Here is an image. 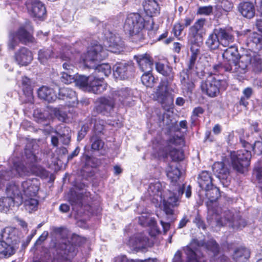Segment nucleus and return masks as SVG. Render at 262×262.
Segmentation results:
<instances>
[{"instance_id": "36", "label": "nucleus", "mask_w": 262, "mask_h": 262, "mask_svg": "<svg viewBox=\"0 0 262 262\" xmlns=\"http://www.w3.org/2000/svg\"><path fill=\"white\" fill-rule=\"evenodd\" d=\"M143 6L147 15L151 17L159 13V7L156 0L146 1Z\"/></svg>"}, {"instance_id": "33", "label": "nucleus", "mask_w": 262, "mask_h": 262, "mask_svg": "<svg viewBox=\"0 0 262 262\" xmlns=\"http://www.w3.org/2000/svg\"><path fill=\"white\" fill-rule=\"evenodd\" d=\"M70 129L64 124L57 126L54 130L55 133L59 138L61 141L64 144H68L70 141L71 136L70 135Z\"/></svg>"}, {"instance_id": "11", "label": "nucleus", "mask_w": 262, "mask_h": 262, "mask_svg": "<svg viewBox=\"0 0 262 262\" xmlns=\"http://www.w3.org/2000/svg\"><path fill=\"white\" fill-rule=\"evenodd\" d=\"M113 68L114 76L120 79L132 77L135 71V67L130 62L117 63Z\"/></svg>"}, {"instance_id": "47", "label": "nucleus", "mask_w": 262, "mask_h": 262, "mask_svg": "<svg viewBox=\"0 0 262 262\" xmlns=\"http://www.w3.org/2000/svg\"><path fill=\"white\" fill-rule=\"evenodd\" d=\"M93 76L91 75L86 77L84 75H79L75 78V82L76 84L80 88L88 91V86L90 83V77Z\"/></svg>"}, {"instance_id": "63", "label": "nucleus", "mask_w": 262, "mask_h": 262, "mask_svg": "<svg viewBox=\"0 0 262 262\" xmlns=\"http://www.w3.org/2000/svg\"><path fill=\"white\" fill-rule=\"evenodd\" d=\"M89 130V126L87 125H84L82 126L81 130L78 132V140H81L86 135Z\"/></svg>"}, {"instance_id": "43", "label": "nucleus", "mask_w": 262, "mask_h": 262, "mask_svg": "<svg viewBox=\"0 0 262 262\" xmlns=\"http://www.w3.org/2000/svg\"><path fill=\"white\" fill-rule=\"evenodd\" d=\"M23 202L26 210L31 212L37 209L38 204V200L35 197H23Z\"/></svg>"}, {"instance_id": "12", "label": "nucleus", "mask_w": 262, "mask_h": 262, "mask_svg": "<svg viewBox=\"0 0 262 262\" xmlns=\"http://www.w3.org/2000/svg\"><path fill=\"white\" fill-rule=\"evenodd\" d=\"M212 170L223 184L227 186L231 179L230 171L227 166L223 162H215L212 166Z\"/></svg>"}, {"instance_id": "6", "label": "nucleus", "mask_w": 262, "mask_h": 262, "mask_svg": "<svg viewBox=\"0 0 262 262\" xmlns=\"http://www.w3.org/2000/svg\"><path fill=\"white\" fill-rule=\"evenodd\" d=\"M31 171L19 160L14 161L13 166L9 171L0 170V188L3 187L6 182L13 177H24L29 176Z\"/></svg>"}, {"instance_id": "61", "label": "nucleus", "mask_w": 262, "mask_h": 262, "mask_svg": "<svg viewBox=\"0 0 262 262\" xmlns=\"http://www.w3.org/2000/svg\"><path fill=\"white\" fill-rule=\"evenodd\" d=\"M206 247L208 250L212 251L214 254H216L219 252V246L216 242L213 240L208 241L206 244Z\"/></svg>"}, {"instance_id": "46", "label": "nucleus", "mask_w": 262, "mask_h": 262, "mask_svg": "<svg viewBox=\"0 0 262 262\" xmlns=\"http://www.w3.org/2000/svg\"><path fill=\"white\" fill-rule=\"evenodd\" d=\"M132 93L130 92V90L127 88L118 90L113 94L114 98H116V100H117V99L118 98V101L121 103H123L124 100L126 98L130 97Z\"/></svg>"}, {"instance_id": "51", "label": "nucleus", "mask_w": 262, "mask_h": 262, "mask_svg": "<svg viewBox=\"0 0 262 262\" xmlns=\"http://www.w3.org/2000/svg\"><path fill=\"white\" fill-rule=\"evenodd\" d=\"M30 170L31 171V173H33L35 175L42 178H46L48 176V173L46 169L39 165H33Z\"/></svg>"}, {"instance_id": "41", "label": "nucleus", "mask_w": 262, "mask_h": 262, "mask_svg": "<svg viewBox=\"0 0 262 262\" xmlns=\"http://www.w3.org/2000/svg\"><path fill=\"white\" fill-rule=\"evenodd\" d=\"M21 86L24 93L28 97V100L31 101L33 97V89L30 79L27 77H23L21 79Z\"/></svg>"}, {"instance_id": "52", "label": "nucleus", "mask_w": 262, "mask_h": 262, "mask_svg": "<svg viewBox=\"0 0 262 262\" xmlns=\"http://www.w3.org/2000/svg\"><path fill=\"white\" fill-rule=\"evenodd\" d=\"M17 37L14 33H11L9 36V40L8 41V48L10 50H14L15 48L18 46L19 41L17 40Z\"/></svg>"}, {"instance_id": "23", "label": "nucleus", "mask_w": 262, "mask_h": 262, "mask_svg": "<svg viewBox=\"0 0 262 262\" xmlns=\"http://www.w3.org/2000/svg\"><path fill=\"white\" fill-rule=\"evenodd\" d=\"M109 50L113 53H118L124 47V43L118 35L109 33L106 37Z\"/></svg>"}, {"instance_id": "30", "label": "nucleus", "mask_w": 262, "mask_h": 262, "mask_svg": "<svg viewBox=\"0 0 262 262\" xmlns=\"http://www.w3.org/2000/svg\"><path fill=\"white\" fill-rule=\"evenodd\" d=\"M205 45L209 50L211 51L218 49L220 45H221L215 29L208 35L205 41Z\"/></svg>"}, {"instance_id": "42", "label": "nucleus", "mask_w": 262, "mask_h": 262, "mask_svg": "<svg viewBox=\"0 0 262 262\" xmlns=\"http://www.w3.org/2000/svg\"><path fill=\"white\" fill-rule=\"evenodd\" d=\"M16 205L15 202L12 199L7 196L0 198V211L7 212L11 208Z\"/></svg>"}, {"instance_id": "58", "label": "nucleus", "mask_w": 262, "mask_h": 262, "mask_svg": "<svg viewBox=\"0 0 262 262\" xmlns=\"http://www.w3.org/2000/svg\"><path fill=\"white\" fill-rule=\"evenodd\" d=\"M54 114L57 119L62 122H66L67 119V114L66 112L58 108L54 109Z\"/></svg>"}, {"instance_id": "3", "label": "nucleus", "mask_w": 262, "mask_h": 262, "mask_svg": "<svg viewBox=\"0 0 262 262\" xmlns=\"http://www.w3.org/2000/svg\"><path fill=\"white\" fill-rule=\"evenodd\" d=\"M252 61L251 55L246 54L241 55L238 61L236 60L232 64L218 63L213 66L211 75H222L225 72L234 73L238 75L244 74L248 71V68Z\"/></svg>"}, {"instance_id": "31", "label": "nucleus", "mask_w": 262, "mask_h": 262, "mask_svg": "<svg viewBox=\"0 0 262 262\" xmlns=\"http://www.w3.org/2000/svg\"><path fill=\"white\" fill-rule=\"evenodd\" d=\"M198 182L203 190H208V188L213 185L211 174L207 171H203L199 174Z\"/></svg>"}, {"instance_id": "49", "label": "nucleus", "mask_w": 262, "mask_h": 262, "mask_svg": "<svg viewBox=\"0 0 262 262\" xmlns=\"http://www.w3.org/2000/svg\"><path fill=\"white\" fill-rule=\"evenodd\" d=\"M243 94L244 96L241 98L239 103L241 105L247 107L249 104L247 100L252 96L253 94V90L251 88H246L243 90Z\"/></svg>"}, {"instance_id": "55", "label": "nucleus", "mask_w": 262, "mask_h": 262, "mask_svg": "<svg viewBox=\"0 0 262 262\" xmlns=\"http://www.w3.org/2000/svg\"><path fill=\"white\" fill-rule=\"evenodd\" d=\"M254 174L259 183H262V161L258 162L254 168Z\"/></svg>"}, {"instance_id": "4", "label": "nucleus", "mask_w": 262, "mask_h": 262, "mask_svg": "<svg viewBox=\"0 0 262 262\" xmlns=\"http://www.w3.org/2000/svg\"><path fill=\"white\" fill-rule=\"evenodd\" d=\"M144 26V18L138 13H132L127 16L123 28L129 34L132 41L138 42L144 39L143 32Z\"/></svg>"}, {"instance_id": "22", "label": "nucleus", "mask_w": 262, "mask_h": 262, "mask_svg": "<svg viewBox=\"0 0 262 262\" xmlns=\"http://www.w3.org/2000/svg\"><path fill=\"white\" fill-rule=\"evenodd\" d=\"M15 59L17 63L21 66H27L33 59L32 53L27 48L22 47L15 54Z\"/></svg>"}, {"instance_id": "19", "label": "nucleus", "mask_w": 262, "mask_h": 262, "mask_svg": "<svg viewBox=\"0 0 262 262\" xmlns=\"http://www.w3.org/2000/svg\"><path fill=\"white\" fill-rule=\"evenodd\" d=\"M18 233L16 228L8 227L2 231L1 236L8 246H13L16 249V245L19 242Z\"/></svg>"}, {"instance_id": "18", "label": "nucleus", "mask_w": 262, "mask_h": 262, "mask_svg": "<svg viewBox=\"0 0 262 262\" xmlns=\"http://www.w3.org/2000/svg\"><path fill=\"white\" fill-rule=\"evenodd\" d=\"M116 101V98L113 95L112 97H101L99 99V104L96 106V110L99 113L107 115L113 110Z\"/></svg>"}, {"instance_id": "40", "label": "nucleus", "mask_w": 262, "mask_h": 262, "mask_svg": "<svg viewBox=\"0 0 262 262\" xmlns=\"http://www.w3.org/2000/svg\"><path fill=\"white\" fill-rule=\"evenodd\" d=\"M15 252L13 246H8L4 240H0V257L7 258L12 255Z\"/></svg>"}, {"instance_id": "10", "label": "nucleus", "mask_w": 262, "mask_h": 262, "mask_svg": "<svg viewBox=\"0 0 262 262\" xmlns=\"http://www.w3.org/2000/svg\"><path fill=\"white\" fill-rule=\"evenodd\" d=\"M196 246H200V244L196 239H193L190 246L186 247L185 251L188 257L187 262H202L203 261L201 256L194 251V250H196ZM181 255V252L180 251H177L174 254L173 262H182Z\"/></svg>"}, {"instance_id": "64", "label": "nucleus", "mask_w": 262, "mask_h": 262, "mask_svg": "<svg viewBox=\"0 0 262 262\" xmlns=\"http://www.w3.org/2000/svg\"><path fill=\"white\" fill-rule=\"evenodd\" d=\"M184 29V26L180 23H177L174 25L173 31L176 36H178L181 35L182 31Z\"/></svg>"}, {"instance_id": "27", "label": "nucleus", "mask_w": 262, "mask_h": 262, "mask_svg": "<svg viewBox=\"0 0 262 262\" xmlns=\"http://www.w3.org/2000/svg\"><path fill=\"white\" fill-rule=\"evenodd\" d=\"M215 30L223 46H228L234 41V36L229 30L222 28H216Z\"/></svg>"}, {"instance_id": "37", "label": "nucleus", "mask_w": 262, "mask_h": 262, "mask_svg": "<svg viewBox=\"0 0 262 262\" xmlns=\"http://www.w3.org/2000/svg\"><path fill=\"white\" fill-rule=\"evenodd\" d=\"M156 69L157 72L167 77L168 80L172 81L173 80L174 74L171 67L161 62H157L156 64Z\"/></svg>"}, {"instance_id": "28", "label": "nucleus", "mask_w": 262, "mask_h": 262, "mask_svg": "<svg viewBox=\"0 0 262 262\" xmlns=\"http://www.w3.org/2000/svg\"><path fill=\"white\" fill-rule=\"evenodd\" d=\"M180 80L183 89L192 92L194 88V83L190 78L188 70H183L180 73Z\"/></svg>"}, {"instance_id": "29", "label": "nucleus", "mask_w": 262, "mask_h": 262, "mask_svg": "<svg viewBox=\"0 0 262 262\" xmlns=\"http://www.w3.org/2000/svg\"><path fill=\"white\" fill-rule=\"evenodd\" d=\"M247 46L252 49L259 50L262 49V34L253 32L247 39Z\"/></svg>"}, {"instance_id": "44", "label": "nucleus", "mask_w": 262, "mask_h": 262, "mask_svg": "<svg viewBox=\"0 0 262 262\" xmlns=\"http://www.w3.org/2000/svg\"><path fill=\"white\" fill-rule=\"evenodd\" d=\"M53 57L54 53L51 49L40 50L38 52V59L43 64H46Z\"/></svg>"}, {"instance_id": "35", "label": "nucleus", "mask_w": 262, "mask_h": 262, "mask_svg": "<svg viewBox=\"0 0 262 262\" xmlns=\"http://www.w3.org/2000/svg\"><path fill=\"white\" fill-rule=\"evenodd\" d=\"M38 95L39 98L49 102L55 101L57 98L54 91L48 87L43 86L38 90Z\"/></svg>"}, {"instance_id": "48", "label": "nucleus", "mask_w": 262, "mask_h": 262, "mask_svg": "<svg viewBox=\"0 0 262 262\" xmlns=\"http://www.w3.org/2000/svg\"><path fill=\"white\" fill-rule=\"evenodd\" d=\"M91 148L94 150H99L104 145V142L100 137L96 135H93L90 138Z\"/></svg>"}, {"instance_id": "38", "label": "nucleus", "mask_w": 262, "mask_h": 262, "mask_svg": "<svg viewBox=\"0 0 262 262\" xmlns=\"http://www.w3.org/2000/svg\"><path fill=\"white\" fill-rule=\"evenodd\" d=\"M249 257V250L243 247L236 249L233 254V258L236 262H245Z\"/></svg>"}, {"instance_id": "45", "label": "nucleus", "mask_w": 262, "mask_h": 262, "mask_svg": "<svg viewBox=\"0 0 262 262\" xmlns=\"http://www.w3.org/2000/svg\"><path fill=\"white\" fill-rule=\"evenodd\" d=\"M206 191L205 195L210 202L216 201L220 196V190L218 188L214 186L213 185Z\"/></svg>"}, {"instance_id": "26", "label": "nucleus", "mask_w": 262, "mask_h": 262, "mask_svg": "<svg viewBox=\"0 0 262 262\" xmlns=\"http://www.w3.org/2000/svg\"><path fill=\"white\" fill-rule=\"evenodd\" d=\"M31 29V27L29 25H27L26 28L25 27H21L17 32L14 33L17 37L19 41L24 43L32 42L33 41V37L30 32Z\"/></svg>"}, {"instance_id": "25", "label": "nucleus", "mask_w": 262, "mask_h": 262, "mask_svg": "<svg viewBox=\"0 0 262 262\" xmlns=\"http://www.w3.org/2000/svg\"><path fill=\"white\" fill-rule=\"evenodd\" d=\"M176 144L177 141L174 138L170 139L165 149L166 155H169L173 161H181L184 159L182 151L172 146Z\"/></svg>"}, {"instance_id": "56", "label": "nucleus", "mask_w": 262, "mask_h": 262, "mask_svg": "<svg viewBox=\"0 0 262 262\" xmlns=\"http://www.w3.org/2000/svg\"><path fill=\"white\" fill-rule=\"evenodd\" d=\"M223 9L226 12L232 10L234 6L233 0H219Z\"/></svg>"}, {"instance_id": "9", "label": "nucleus", "mask_w": 262, "mask_h": 262, "mask_svg": "<svg viewBox=\"0 0 262 262\" xmlns=\"http://www.w3.org/2000/svg\"><path fill=\"white\" fill-rule=\"evenodd\" d=\"M157 100L163 107L170 106L173 104L174 96L169 92L168 85L164 82H161L155 92Z\"/></svg>"}, {"instance_id": "57", "label": "nucleus", "mask_w": 262, "mask_h": 262, "mask_svg": "<svg viewBox=\"0 0 262 262\" xmlns=\"http://www.w3.org/2000/svg\"><path fill=\"white\" fill-rule=\"evenodd\" d=\"M189 40L191 44L190 51L191 55L198 56L200 53V47L198 40L192 41V40L189 39Z\"/></svg>"}, {"instance_id": "13", "label": "nucleus", "mask_w": 262, "mask_h": 262, "mask_svg": "<svg viewBox=\"0 0 262 262\" xmlns=\"http://www.w3.org/2000/svg\"><path fill=\"white\" fill-rule=\"evenodd\" d=\"M26 7L28 12L33 17L41 18L46 14L44 5L38 0H28Z\"/></svg>"}, {"instance_id": "7", "label": "nucleus", "mask_w": 262, "mask_h": 262, "mask_svg": "<svg viewBox=\"0 0 262 262\" xmlns=\"http://www.w3.org/2000/svg\"><path fill=\"white\" fill-rule=\"evenodd\" d=\"M227 86L226 80L210 77L201 82L200 88L203 94L209 97L213 98L219 95L221 89H226Z\"/></svg>"}, {"instance_id": "15", "label": "nucleus", "mask_w": 262, "mask_h": 262, "mask_svg": "<svg viewBox=\"0 0 262 262\" xmlns=\"http://www.w3.org/2000/svg\"><path fill=\"white\" fill-rule=\"evenodd\" d=\"M23 197H35L39 189L36 179H28L21 182Z\"/></svg>"}, {"instance_id": "24", "label": "nucleus", "mask_w": 262, "mask_h": 262, "mask_svg": "<svg viewBox=\"0 0 262 262\" xmlns=\"http://www.w3.org/2000/svg\"><path fill=\"white\" fill-rule=\"evenodd\" d=\"M238 12L244 17L251 19L255 15V9L253 4L250 2H243L237 6Z\"/></svg>"}, {"instance_id": "60", "label": "nucleus", "mask_w": 262, "mask_h": 262, "mask_svg": "<svg viewBox=\"0 0 262 262\" xmlns=\"http://www.w3.org/2000/svg\"><path fill=\"white\" fill-rule=\"evenodd\" d=\"M213 12L212 6H202L198 8L197 13L200 15H210Z\"/></svg>"}, {"instance_id": "53", "label": "nucleus", "mask_w": 262, "mask_h": 262, "mask_svg": "<svg viewBox=\"0 0 262 262\" xmlns=\"http://www.w3.org/2000/svg\"><path fill=\"white\" fill-rule=\"evenodd\" d=\"M75 74L63 71L61 77V81L66 84H70L75 81Z\"/></svg>"}, {"instance_id": "16", "label": "nucleus", "mask_w": 262, "mask_h": 262, "mask_svg": "<svg viewBox=\"0 0 262 262\" xmlns=\"http://www.w3.org/2000/svg\"><path fill=\"white\" fill-rule=\"evenodd\" d=\"M164 186L159 181L151 183L147 189V194L149 199L154 203L161 202L164 195L163 193Z\"/></svg>"}, {"instance_id": "59", "label": "nucleus", "mask_w": 262, "mask_h": 262, "mask_svg": "<svg viewBox=\"0 0 262 262\" xmlns=\"http://www.w3.org/2000/svg\"><path fill=\"white\" fill-rule=\"evenodd\" d=\"M104 129V121L103 120H96L94 126V135H98L100 134H103Z\"/></svg>"}, {"instance_id": "2", "label": "nucleus", "mask_w": 262, "mask_h": 262, "mask_svg": "<svg viewBox=\"0 0 262 262\" xmlns=\"http://www.w3.org/2000/svg\"><path fill=\"white\" fill-rule=\"evenodd\" d=\"M241 142L245 149L232 152L231 159L233 168L236 171L243 173L247 171V167L250 165L251 154L249 149H252L257 154H262V142L255 141L253 145L242 139H241Z\"/></svg>"}, {"instance_id": "17", "label": "nucleus", "mask_w": 262, "mask_h": 262, "mask_svg": "<svg viewBox=\"0 0 262 262\" xmlns=\"http://www.w3.org/2000/svg\"><path fill=\"white\" fill-rule=\"evenodd\" d=\"M6 193L8 196L15 202L16 206H19L23 204V196L22 190L18 185L14 182H10L6 186Z\"/></svg>"}, {"instance_id": "54", "label": "nucleus", "mask_w": 262, "mask_h": 262, "mask_svg": "<svg viewBox=\"0 0 262 262\" xmlns=\"http://www.w3.org/2000/svg\"><path fill=\"white\" fill-rule=\"evenodd\" d=\"M115 262H156L154 259L149 258L144 260H128L125 255L119 256L115 258Z\"/></svg>"}, {"instance_id": "1", "label": "nucleus", "mask_w": 262, "mask_h": 262, "mask_svg": "<svg viewBox=\"0 0 262 262\" xmlns=\"http://www.w3.org/2000/svg\"><path fill=\"white\" fill-rule=\"evenodd\" d=\"M108 56L107 50L101 45L96 44L88 48L84 59L86 67L94 69V76L103 77L108 76L111 73V67L107 63L99 64L98 62Z\"/></svg>"}, {"instance_id": "8", "label": "nucleus", "mask_w": 262, "mask_h": 262, "mask_svg": "<svg viewBox=\"0 0 262 262\" xmlns=\"http://www.w3.org/2000/svg\"><path fill=\"white\" fill-rule=\"evenodd\" d=\"M184 193V191L179 187L176 189L171 188L169 190V195L167 199L163 198L164 211L167 215H171L173 213V208L179 206L181 196Z\"/></svg>"}, {"instance_id": "50", "label": "nucleus", "mask_w": 262, "mask_h": 262, "mask_svg": "<svg viewBox=\"0 0 262 262\" xmlns=\"http://www.w3.org/2000/svg\"><path fill=\"white\" fill-rule=\"evenodd\" d=\"M154 80L155 78L152 75L151 72H144L141 76L142 83L147 87H151L154 84Z\"/></svg>"}, {"instance_id": "62", "label": "nucleus", "mask_w": 262, "mask_h": 262, "mask_svg": "<svg viewBox=\"0 0 262 262\" xmlns=\"http://www.w3.org/2000/svg\"><path fill=\"white\" fill-rule=\"evenodd\" d=\"M179 187L184 191V193H185L187 198H189L191 196V187L190 185L187 186V187L185 188L184 185H183L182 187L180 185H178V186H176L175 188L178 189Z\"/></svg>"}, {"instance_id": "32", "label": "nucleus", "mask_w": 262, "mask_h": 262, "mask_svg": "<svg viewBox=\"0 0 262 262\" xmlns=\"http://www.w3.org/2000/svg\"><path fill=\"white\" fill-rule=\"evenodd\" d=\"M222 56L228 63L232 64L239 57V53L236 47L231 46L226 49L223 53Z\"/></svg>"}, {"instance_id": "21", "label": "nucleus", "mask_w": 262, "mask_h": 262, "mask_svg": "<svg viewBox=\"0 0 262 262\" xmlns=\"http://www.w3.org/2000/svg\"><path fill=\"white\" fill-rule=\"evenodd\" d=\"M134 58L136 59L140 69L142 72H151L153 62L151 57L148 54H144L135 55Z\"/></svg>"}, {"instance_id": "39", "label": "nucleus", "mask_w": 262, "mask_h": 262, "mask_svg": "<svg viewBox=\"0 0 262 262\" xmlns=\"http://www.w3.org/2000/svg\"><path fill=\"white\" fill-rule=\"evenodd\" d=\"M58 98L59 99L66 100L71 99L72 102H74L77 100L75 92L68 88L59 89Z\"/></svg>"}, {"instance_id": "34", "label": "nucleus", "mask_w": 262, "mask_h": 262, "mask_svg": "<svg viewBox=\"0 0 262 262\" xmlns=\"http://www.w3.org/2000/svg\"><path fill=\"white\" fill-rule=\"evenodd\" d=\"M166 174L168 179L171 181V187H176L178 186L177 181L179 180L181 172L176 166L168 165L166 169Z\"/></svg>"}, {"instance_id": "14", "label": "nucleus", "mask_w": 262, "mask_h": 262, "mask_svg": "<svg viewBox=\"0 0 262 262\" xmlns=\"http://www.w3.org/2000/svg\"><path fill=\"white\" fill-rule=\"evenodd\" d=\"M206 22L205 18H200L198 19L194 24L190 27L189 30L188 37L189 39L194 41L198 40L199 38L202 39L203 34L205 33V28Z\"/></svg>"}, {"instance_id": "5", "label": "nucleus", "mask_w": 262, "mask_h": 262, "mask_svg": "<svg viewBox=\"0 0 262 262\" xmlns=\"http://www.w3.org/2000/svg\"><path fill=\"white\" fill-rule=\"evenodd\" d=\"M214 214L217 226H223L228 224L233 228L242 229L247 225L246 220L236 211L218 208Z\"/></svg>"}, {"instance_id": "20", "label": "nucleus", "mask_w": 262, "mask_h": 262, "mask_svg": "<svg viewBox=\"0 0 262 262\" xmlns=\"http://www.w3.org/2000/svg\"><path fill=\"white\" fill-rule=\"evenodd\" d=\"M88 91L96 94H99L106 90L107 84L103 80V77L91 76L90 77Z\"/></svg>"}]
</instances>
